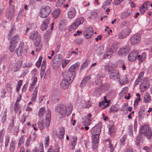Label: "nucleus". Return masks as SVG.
<instances>
[{
	"mask_svg": "<svg viewBox=\"0 0 152 152\" xmlns=\"http://www.w3.org/2000/svg\"><path fill=\"white\" fill-rule=\"evenodd\" d=\"M104 69L108 72L110 79L118 81L120 80V75L119 72L115 70L112 65L107 64L105 66Z\"/></svg>",
	"mask_w": 152,
	"mask_h": 152,
	"instance_id": "1",
	"label": "nucleus"
},
{
	"mask_svg": "<svg viewBox=\"0 0 152 152\" xmlns=\"http://www.w3.org/2000/svg\"><path fill=\"white\" fill-rule=\"evenodd\" d=\"M56 111L58 114L59 118H63L66 114V107L63 104H60L56 107Z\"/></svg>",
	"mask_w": 152,
	"mask_h": 152,
	"instance_id": "2",
	"label": "nucleus"
},
{
	"mask_svg": "<svg viewBox=\"0 0 152 152\" xmlns=\"http://www.w3.org/2000/svg\"><path fill=\"white\" fill-rule=\"evenodd\" d=\"M140 131L146 136L148 139H150L152 137L151 129L148 126L144 125L141 127Z\"/></svg>",
	"mask_w": 152,
	"mask_h": 152,
	"instance_id": "3",
	"label": "nucleus"
},
{
	"mask_svg": "<svg viewBox=\"0 0 152 152\" xmlns=\"http://www.w3.org/2000/svg\"><path fill=\"white\" fill-rule=\"evenodd\" d=\"M51 11L50 7L47 5L42 6L40 12V16L42 18H46L50 14Z\"/></svg>",
	"mask_w": 152,
	"mask_h": 152,
	"instance_id": "4",
	"label": "nucleus"
},
{
	"mask_svg": "<svg viewBox=\"0 0 152 152\" xmlns=\"http://www.w3.org/2000/svg\"><path fill=\"white\" fill-rule=\"evenodd\" d=\"M130 50V47L126 45L120 48L118 50V55L120 57H124L127 54Z\"/></svg>",
	"mask_w": 152,
	"mask_h": 152,
	"instance_id": "5",
	"label": "nucleus"
},
{
	"mask_svg": "<svg viewBox=\"0 0 152 152\" xmlns=\"http://www.w3.org/2000/svg\"><path fill=\"white\" fill-rule=\"evenodd\" d=\"M10 5V6L6 12V17L9 20L13 18L15 13V6L11 4Z\"/></svg>",
	"mask_w": 152,
	"mask_h": 152,
	"instance_id": "6",
	"label": "nucleus"
},
{
	"mask_svg": "<svg viewBox=\"0 0 152 152\" xmlns=\"http://www.w3.org/2000/svg\"><path fill=\"white\" fill-rule=\"evenodd\" d=\"M64 79L66 80L69 83H71L75 75V73L70 72V71L65 72L62 74Z\"/></svg>",
	"mask_w": 152,
	"mask_h": 152,
	"instance_id": "7",
	"label": "nucleus"
},
{
	"mask_svg": "<svg viewBox=\"0 0 152 152\" xmlns=\"http://www.w3.org/2000/svg\"><path fill=\"white\" fill-rule=\"evenodd\" d=\"M140 36L139 34H136L130 38L129 41L131 45H136L140 41Z\"/></svg>",
	"mask_w": 152,
	"mask_h": 152,
	"instance_id": "8",
	"label": "nucleus"
},
{
	"mask_svg": "<svg viewBox=\"0 0 152 152\" xmlns=\"http://www.w3.org/2000/svg\"><path fill=\"white\" fill-rule=\"evenodd\" d=\"M28 48L27 46L24 45V43L21 42L16 51V53L17 55L19 56H20L23 53H26Z\"/></svg>",
	"mask_w": 152,
	"mask_h": 152,
	"instance_id": "9",
	"label": "nucleus"
},
{
	"mask_svg": "<svg viewBox=\"0 0 152 152\" xmlns=\"http://www.w3.org/2000/svg\"><path fill=\"white\" fill-rule=\"evenodd\" d=\"M130 29L129 28H126L121 31L118 34V38L121 39L128 36L130 33Z\"/></svg>",
	"mask_w": 152,
	"mask_h": 152,
	"instance_id": "10",
	"label": "nucleus"
},
{
	"mask_svg": "<svg viewBox=\"0 0 152 152\" xmlns=\"http://www.w3.org/2000/svg\"><path fill=\"white\" fill-rule=\"evenodd\" d=\"M138 54V51L137 50H134L131 52L128 55V60L131 61H133L137 58V56Z\"/></svg>",
	"mask_w": 152,
	"mask_h": 152,
	"instance_id": "11",
	"label": "nucleus"
},
{
	"mask_svg": "<svg viewBox=\"0 0 152 152\" xmlns=\"http://www.w3.org/2000/svg\"><path fill=\"white\" fill-rule=\"evenodd\" d=\"M94 30L92 28H86L84 31V35L85 37L89 39L91 37L93 34Z\"/></svg>",
	"mask_w": 152,
	"mask_h": 152,
	"instance_id": "12",
	"label": "nucleus"
},
{
	"mask_svg": "<svg viewBox=\"0 0 152 152\" xmlns=\"http://www.w3.org/2000/svg\"><path fill=\"white\" fill-rule=\"evenodd\" d=\"M92 135H99L101 132V128L98 125H96L90 130Z\"/></svg>",
	"mask_w": 152,
	"mask_h": 152,
	"instance_id": "13",
	"label": "nucleus"
},
{
	"mask_svg": "<svg viewBox=\"0 0 152 152\" xmlns=\"http://www.w3.org/2000/svg\"><path fill=\"white\" fill-rule=\"evenodd\" d=\"M92 147L95 149L98 145L99 140V135H92Z\"/></svg>",
	"mask_w": 152,
	"mask_h": 152,
	"instance_id": "14",
	"label": "nucleus"
},
{
	"mask_svg": "<svg viewBox=\"0 0 152 152\" xmlns=\"http://www.w3.org/2000/svg\"><path fill=\"white\" fill-rule=\"evenodd\" d=\"M22 61L21 60H18L13 64L12 69L14 72L18 71L21 67L22 64Z\"/></svg>",
	"mask_w": 152,
	"mask_h": 152,
	"instance_id": "15",
	"label": "nucleus"
},
{
	"mask_svg": "<svg viewBox=\"0 0 152 152\" xmlns=\"http://www.w3.org/2000/svg\"><path fill=\"white\" fill-rule=\"evenodd\" d=\"M51 120V113L50 110H48L47 111L46 116V122L45 126L46 128L48 127L50 124Z\"/></svg>",
	"mask_w": 152,
	"mask_h": 152,
	"instance_id": "16",
	"label": "nucleus"
},
{
	"mask_svg": "<svg viewBox=\"0 0 152 152\" xmlns=\"http://www.w3.org/2000/svg\"><path fill=\"white\" fill-rule=\"evenodd\" d=\"M50 18H48L45 19L42 22L40 28L42 31L45 30L48 28V25L49 23Z\"/></svg>",
	"mask_w": 152,
	"mask_h": 152,
	"instance_id": "17",
	"label": "nucleus"
},
{
	"mask_svg": "<svg viewBox=\"0 0 152 152\" xmlns=\"http://www.w3.org/2000/svg\"><path fill=\"white\" fill-rule=\"evenodd\" d=\"M80 65V63L79 62H77L75 64L72 65L69 68L68 71H70V72L73 74L75 73V72L76 70Z\"/></svg>",
	"mask_w": 152,
	"mask_h": 152,
	"instance_id": "18",
	"label": "nucleus"
},
{
	"mask_svg": "<svg viewBox=\"0 0 152 152\" xmlns=\"http://www.w3.org/2000/svg\"><path fill=\"white\" fill-rule=\"evenodd\" d=\"M150 3L149 2H147L144 3L143 5L140 8V12L141 13H143L147 10V8L149 6Z\"/></svg>",
	"mask_w": 152,
	"mask_h": 152,
	"instance_id": "19",
	"label": "nucleus"
},
{
	"mask_svg": "<svg viewBox=\"0 0 152 152\" xmlns=\"http://www.w3.org/2000/svg\"><path fill=\"white\" fill-rule=\"evenodd\" d=\"M41 40V37L38 38L37 39L34 40V46L37 48L36 49L37 51H38L40 50L42 47V45L40 44Z\"/></svg>",
	"mask_w": 152,
	"mask_h": 152,
	"instance_id": "20",
	"label": "nucleus"
},
{
	"mask_svg": "<svg viewBox=\"0 0 152 152\" xmlns=\"http://www.w3.org/2000/svg\"><path fill=\"white\" fill-rule=\"evenodd\" d=\"M109 87V85L107 84H104L100 85L98 88H96L94 91V92L96 94H99L100 92V88L102 90H106Z\"/></svg>",
	"mask_w": 152,
	"mask_h": 152,
	"instance_id": "21",
	"label": "nucleus"
},
{
	"mask_svg": "<svg viewBox=\"0 0 152 152\" xmlns=\"http://www.w3.org/2000/svg\"><path fill=\"white\" fill-rule=\"evenodd\" d=\"M29 37L31 40L34 41L38 38L40 37L37 31H34L31 33Z\"/></svg>",
	"mask_w": 152,
	"mask_h": 152,
	"instance_id": "22",
	"label": "nucleus"
},
{
	"mask_svg": "<svg viewBox=\"0 0 152 152\" xmlns=\"http://www.w3.org/2000/svg\"><path fill=\"white\" fill-rule=\"evenodd\" d=\"M110 124L108 125L109 130V134L110 135L112 134H114L115 132V127L114 125V123L112 121L109 122Z\"/></svg>",
	"mask_w": 152,
	"mask_h": 152,
	"instance_id": "23",
	"label": "nucleus"
},
{
	"mask_svg": "<svg viewBox=\"0 0 152 152\" xmlns=\"http://www.w3.org/2000/svg\"><path fill=\"white\" fill-rule=\"evenodd\" d=\"M71 83H69L68 81L63 79L60 83L61 87L63 89H66L68 87L69 84Z\"/></svg>",
	"mask_w": 152,
	"mask_h": 152,
	"instance_id": "24",
	"label": "nucleus"
},
{
	"mask_svg": "<svg viewBox=\"0 0 152 152\" xmlns=\"http://www.w3.org/2000/svg\"><path fill=\"white\" fill-rule=\"evenodd\" d=\"M76 14V11L75 9L74 8H72L68 12V18H69L72 19L75 16Z\"/></svg>",
	"mask_w": 152,
	"mask_h": 152,
	"instance_id": "25",
	"label": "nucleus"
},
{
	"mask_svg": "<svg viewBox=\"0 0 152 152\" xmlns=\"http://www.w3.org/2000/svg\"><path fill=\"white\" fill-rule=\"evenodd\" d=\"M65 133V129L63 128H61L59 129V131L57 134L58 137L60 139H62Z\"/></svg>",
	"mask_w": 152,
	"mask_h": 152,
	"instance_id": "26",
	"label": "nucleus"
},
{
	"mask_svg": "<svg viewBox=\"0 0 152 152\" xmlns=\"http://www.w3.org/2000/svg\"><path fill=\"white\" fill-rule=\"evenodd\" d=\"M151 101V98L149 94L147 93H145L144 96V102L146 103L150 102Z\"/></svg>",
	"mask_w": 152,
	"mask_h": 152,
	"instance_id": "27",
	"label": "nucleus"
},
{
	"mask_svg": "<svg viewBox=\"0 0 152 152\" xmlns=\"http://www.w3.org/2000/svg\"><path fill=\"white\" fill-rule=\"evenodd\" d=\"M91 76L89 75H87L82 80L80 84V86L82 87L85 86L89 80L91 79Z\"/></svg>",
	"mask_w": 152,
	"mask_h": 152,
	"instance_id": "28",
	"label": "nucleus"
},
{
	"mask_svg": "<svg viewBox=\"0 0 152 152\" xmlns=\"http://www.w3.org/2000/svg\"><path fill=\"white\" fill-rule=\"evenodd\" d=\"M113 52L111 49H109V50L107 51L106 54L104 56V58H109L112 56Z\"/></svg>",
	"mask_w": 152,
	"mask_h": 152,
	"instance_id": "29",
	"label": "nucleus"
},
{
	"mask_svg": "<svg viewBox=\"0 0 152 152\" xmlns=\"http://www.w3.org/2000/svg\"><path fill=\"white\" fill-rule=\"evenodd\" d=\"M104 142H105L106 144H108V147H109L110 149V152H113L114 151V148L112 144H111V142L109 139H107L104 140Z\"/></svg>",
	"mask_w": 152,
	"mask_h": 152,
	"instance_id": "30",
	"label": "nucleus"
},
{
	"mask_svg": "<svg viewBox=\"0 0 152 152\" xmlns=\"http://www.w3.org/2000/svg\"><path fill=\"white\" fill-rule=\"evenodd\" d=\"M119 83L121 85H123L126 83L128 82V80L127 79V76L126 75L123 76L121 79L118 80Z\"/></svg>",
	"mask_w": 152,
	"mask_h": 152,
	"instance_id": "31",
	"label": "nucleus"
},
{
	"mask_svg": "<svg viewBox=\"0 0 152 152\" xmlns=\"http://www.w3.org/2000/svg\"><path fill=\"white\" fill-rule=\"evenodd\" d=\"M132 13V11L131 10H127L126 12H124L121 15V19H124L127 17L128 16L130 15Z\"/></svg>",
	"mask_w": 152,
	"mask_h": 152,
	"instance_id": "32",
	"label": "nucleus"
},
{
	"mask_svg": "<svg viewBox=\"0 0 152 152\" xmlns=\"http://www.w3.org/2000/svg\"><path fill=\"white\" fill-rule=\"evenodd\" d=\"M77 138L76 136H74L73 137L72 141L71 142V145L70 146V148L72 149L74 148L77 143Z\"/></svg>",
	"mask_w": 152,
	"mask_h": 152,
	"instance_id": "33",
	"label": "nucleus"
},
{
	"mask_svg": "<svg viewBox=\"0 0 152 152\" xmlns=\"http://www.w3.org/2000/svg\"><path fill=\"white\" fill-rule=\"evenodd\" d=\"M60 94L58 92H56L53 94L52 97V100L53 101H58L59 99Z\"/></svg>",
	"mask_w": 152,
	"mask_h": 152,
	"instance_id": "34",
	"label": "nucleus"
},
{
	"mask_svg": "<svg viewBox=\"0 0 152 152\" xmlns=\"http://www.w3.org/2000/svg\"><path fill=\"white\" fill-rule=\"evenodd\" d=\"M59 150V148L58 145H56L52 148H50L48 152H58Z\"/></svg>",
	"mask_w": 152,
	"mask_h": 152,
	"instance_id": "35",
	"label": "nucleus"
},
{
	"mask_svg": "<svg viewBox=\"0 0 152 152\" xmlns=\"http://www.w3.org/2000/svg\"><path fill=\"white\" fill-rule=\"evenodd\" d=\"M18 40L19 37L17 35L15 36L12 38L10 41V43L16 45Z\"/></svg>",
	"mask_w": 152,
	"mask_h": 152,
	"instance_id": "36",
	"label": "nucleus"
},
{
	"mask_svg": "<svg viewBox=\"0 0 152 152\" xmlns=\"http://www.w3.org/2000/svg\"><path fill=\"white\" fill-rule=\"evenodd\" d=\"M96 53L99 55L102 54L104 52V48L102 46H99L96 50Z\"/></svg>",
	"mask_w": 152,
	"mask_h": 152,
	"instance_id": "37",
	"label": "nucleus"
},
{
	"mask_svg": "<svg viewBox=\"0 0 152 152\" xmlns=\"http://www.w3.org/2000/svg\"><path fill=\"white\" fill-rule=\"evenodd\" d=\"M15 31V26L12 25L8 34V35L10 37L13 35L14 34Z\"/></svg>",
	"mask_w": 152,
	"mask_h": 152,
	"instance_id": "38",
	"label": "nucleus"
},
{
	"mask_svg": "<svg viewBox=\"0 0 152 152\" xmlns=\"http://www.w3.org/2000/svg\"><path fill=\"white\" fill-rule=\"evenodd\" d=\"M84 21V20L83 18H80L77 19L74 23L78 27L79 25L83 23Z\"/></svg>",
	"mask_w": 152,
	"mask_h": 152,
	"instance_id": "39",
	"label": "nucleus"
},
{
	"mask_svg": "<svg viewBox=\"0 0 152 152\" xmlns=\"http://www.w3.org/2000/svg\"><path fill=\"white\" fill-rule=\"evenodd\" d=\"M45 112V108L44 107H42L39 109L38 112V115L39 117H42L43 116Z\"/></svg>",
	"mask_w": 152,
	"mask_h": 152,
	"instance_id": "40",
	"label": "nucleus"
},
{
	"mask_svg": "<svg viewBox=\"0 0 152 152\" xmlns=\"http://www.w3.org/2000/svg\"><path fill=\"white\" fill-rule=\"evenodd\" d=\"M60 12V10L59 9L55 10L52 13L53 15L55 18H56L59 15Z\"/></svg>",
	"mask_w": 152,
	"mask_h": 152,
	"instance_id": "41",
	"label": "nucleus"
},
{
	"mask_svg": "<svg viewBox=\"0 0 152 152\" xmlns=\"http://www.w3.org/2000/svg\"><path fill=\"white\" fill-rule=\"evenodd\" d=\"M15 142L12 140V141L10 146V151L11 152H13L15 148Z\"/></svg>",
	"mask_w": 152,
	"mask_h": 152,
	"instance_id": "42",
	"label": "nucleus"
},
{
	"mask_svg": "<svg viewBox=\"0 0 152 152\" xmlns=\"http://www.w3.org/2000/svg\"><path fill=\"white\" fill-rule=\"evenodd\" d=\"M77 27V26L74 22L69 26V30L70 31H73Z\"/></svg>",
	"mask_w": 152,
	"mask_h": 152,
	"instance_id": "43",
	"label": "nucleus"
},
{
	"mask_svg": "<svg viewBox=\"0 0 152 152\" xmlns=\"http://www.w3.org/2000/svg\"><path fill=\"white\" fill-rule=\"evenodd\" d=\"M38 126L40 130H42L44 127V123L43 121H39L38 123ZM45 127L46 126L45 125Z\"/></svg>",
	"mask_w": 152,
	"mask_h": 152,
	"instance_id": "44",
	"label": "nucleus"
},
{
	"mask_svg": "<svg viewBox=\"0 0 152 152\" xmlns=\"http://www.w3.org/2000/svg\"><path fill=\"white\" fill-rule=\"evenodd\" d=\"M102 80L99 76L97 75L96 77V79L95 81V83L96 85H100L101 83Z\"/></svg>",
	"mask_w": 152,
	"mask_h": 152,
	"instance_id": "45",
	"label": "nucleus"
},
{
	"mask_svg": "<svg viewBox=\"0 0 152 152\" xmlns=\"http://www.w3.org/2000/svg\"><path fill=\"white\" fill-rule=\"evenodd\" d=\"M50 31H47L44 34V38L45 39L49 38L50 37Z\"/></svg>",
	"mask_w": 152,
	"mask_h": 152,
	"instance_id": "46",
	"label": "nucleus"
},
{
	"mask_svg": "<svg viewBox=\"0 0 152 152\" xmlns=\"http://www.w3.org/2000/svg\"><path fill=\"white\" fill-rule=\"evenodd\" d=\"M118 48V45L117 43H114L112 45L111 48L110 49H111V50L113 51V50L115 51Z\"/></svg>",
	"mask_w": 152,
	"mask_h": 152,
	"instance_id": "47",
	"label": "nucleus"
},
{
	"mask_svg": "<svg viewBox=\"0 0 152 152\" xmlns=\"http://www.w3.org/2000/svg\"><path fill=\"white\" fill-rule=\"evenodd\" d=\"M89 62V61L88 60H86L82 65L81 67V69H83L87 67Z\"/></svg>",
	"mask_w": 152,
	"mask_h": 152,
	"instance_id": "48",
	"label": "nucleus"
},
{
	"mask_svg": "<svg viewBox=\"0 0 152 152\" xmlns=\"http://www.w3.org/2000/svg\"><path fill=\"white\" fill-rule=\"evenodd\" d=\"M69 60H63L62 62V66L63 68H64L67 64L69 62Z\"/></svg>",
	"mask_w": 152,
	"mask_h": 152,
	"instance_id": "49",
	"label": "nucleus"
},
{
	"mask_svg": "<svg viewBox=\"0 0 152 152\" xmlns=\"http://www.w3.org/2000/svg\"><path fill=\"white\" fill-rule=\"evenodd\" d=\"M126 138V135H124L123 137L120 140V144L121 145L123 146L124 145L125 141Z\"/></svg>",
	"mask_w": 152,
	"mask_h": 152,
	"instance_id": "50",
	"label": "nucleus"
},
{
	"mask_svg": "<svg viewBox=\"0 0 152 152\" xmlns=\"http://www.w3.org/2000/svg\"><path fill=\"white\" fill-rule=\"evenodd\" d=\"M16 45L12 44L10 43V45L9 47V50L11 52H13L15 50Z\"/></svg>",
	"mask_w": 152,
	"mask_h": 152,
	"instance_id": "51",
	"label": "nucleus"
},
{
	"mask_svg": "<svg viewBox=\"0 0 152 152\" xmlns=\"http://www.w3.org/2000/svg\"><path fill=\"white\" fill-rule=\"evenodd\" d=\"M49 136H47L45 137V147H47L49 145Z\"/></svg>",
	"mask_w": 152,
	"mask_h": 152,
	"instance_id": "52",
	"label": "nucleus"
},
{
	"mask_svg": "<svg viewBox=\"0 0 152 152\" xmlns=\"http://www.w3.org/2000/svg\"><path fill=\"white\" fill-rule=\"evenodd\" d=\"M112 0H107L104 3V4L102 6V7L103 8H105L106 6H108L111 3Z\"/></svg>",
	"mask_w": 152,
	"mask_h": 152,
	"instance_id": "53",
	"label": "nucleus"
},
{
	"mask_svg": "<svg viewBox=\"0 0 152 152\" xmlns=\"http://www.w3.org/2000/svg\"><path fill=\"white\" fill-rule=\"evenodd\" d=\"M118 110V108L114 106L111 107L110 109V112L113 113L115 112Z\"/></svg>",
	"mask_w": 152,
	"mask_h": 152,
	"instance_id": "54",
	"label": "nucleus"
},
{
	"mask_svg": "<svg viewBox=\"0 0 152 152\" xmlns=\"http://www.w3.org/2000/svg\"><path fill=\"white\" fill-rule=\"evenodd\" d=\"M140 87L141 91L142 92H144L146 89L148 88V87L146 86H143L142 84H141L140 85Z\"/></svg>",
	"mask_w": 152,
	"mask_h": 152,
	"instance_id": "55",
	"label": "nucleus"
},
{
	"mask_svg": "<svg viewBox=\"0 0 152 152\" xmlns=\"http://www.w3.org/2000/svg\"><path fill=\"white\" fill-rule=\"evenodd\" d=\"M145 115V113L142 112V110H140L139 113L138 117L139 118H142L144 117Z\"/></svg>",
	"mask_w": 152,
	"mask_h": 152,
	"instance_id": "56",
	"label": "nucleus"
},
{
	"mask_svg": "<svg viewBox=\"0 0 152 152\" xmlns=\"http://www.w3.org/2000/svg\"><path fill=\"white\" fill-rule=\"evenodd\" d=\"M24 142V136L23 135L20 137L18 143V145H20L23 143Z\"/></svg>",
	"mask_w": 152,
	"mask_h": 152,
	"instance_id": "57",
	"label": "nucleus"
},
{
	"mask_svg": "<svg viewBox=\"0 0 152 152\" xmlns=\"http://www.w3.org/2000/svg\"><path fill=\"white\" fill-rule=\"evenodd\" d=\"M32 83L31 84V85H34L36 83L37 81V78L36 77H33L31 78Z\"/></svg>",
	"mask_w": 152,
	"mask_h": 152,
	"instance_id": "58",
	"label": "nucleus"
},
{
	"mask_svg": "<svg viewBox=\"0 0 152 152\" xmlns=\"http://www.w3.org/2000/svg\"><path fill=\"white\" fill-rule=\"evenodd\" d=\"M31 139V137H29L26 139V141L25 143V146L26 147H27L29 145L30 143Z\"/></svg>",
	"mask_w": 152,
	"mask_h": 152,
	"instance_id": "59",
	"label": "nucleus"
},
{
	"mask_svg": "<svg viewBox=\"0 0 152 152\" xmlns=\"http://www.w3.org/2000/svg\"><path fill=\"white\" fill-rule=\"evenodd\" d=\"M75 42L77 45H81L82 43V39L81 38L77 39L75 41Z\"/></svg>",
	"mask_w": 152,
	"mask_h": 152,
	"instance_id": "60",
	"label": "nucleus"
},
{
	"mask_svg": "<svg viewBox=\"0 0 152 152\" xmlns=\"http://www.w3.org/2000/svg\"><path fill=\"white\" fill-rule=\"evenodd\" d=\"M64 0H58L56 3V6L57 7H59L61 6L63 4Z\"/></svg>",
	"mask_w": 152,
	"mask_h": 152,
	"instance_id": "61",
	"label": "nucleus"
},
{
	"mask_svg": "<svg viewBox=\"0 0 152 152\" xmlns=\"http://www.w3.org/2000/svg\"><path fill=\"white\" fill-rule=\"evenodd\" d=\"M144 72H141L138 75V78H139L141 80H142L143 78Z\"/></svg>",
	"mask_w": 152,
	"mask_h": 152,
	"instance_id": "62",
	"label": "nucleus"
},
{
	"mask_svg": "<svg viewBox=\"0 0 152 152\" xmlns=\"http://www.w3.org/2000/svg\"><path fill=\"white\" fill-rule=\"evenodd\" d=\"M4 136V132L3 130H2L0 132V142H2L3 141V138Z\"/></svg>",
	"mask_w": 152,
	"mask_h": 152,
	"instance_id": "63",
	"label": "nucleus"
},
{
	"mask_svg": "<svg viewBox=\"0 0 152 152\" xmlns=\"http://www.w3.org/2000/svg\"><path fill=\"white\" fill-rule=\"evenodd\" d=\"M117 63L120 66H121L122 65V64H124L125 63L123 60L122 59H120L117 61Z\"/></svg>",
	"mask_w": 152,
	"mask_h": 152,
	"instance_id": "64",
	"label": "nucleus"
}]
</instances>
